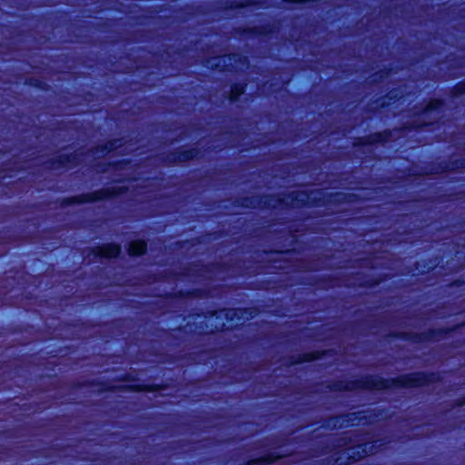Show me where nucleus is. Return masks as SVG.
<instances>
[{"instance_id": "nucleus-1", "label": "nucleus", "mask_w": 465, "mask_h": 465, "mask_svg": "<svg viewBox=\"0 0 465 465\" xmlns=\"http://www.w3.org/2000/svg\"><path fill=\"white\" fill-rule=\"evenodd\" d=\"M145 247L143 241H135L131 243L129 252L131 255H139L144 252Z\"/></svg>"}, {"instance_id": "nucleus-2", "label": "nucleus", "mask_w": 465, "mask_h": 465, "mask_svg": "<svg viewBox=\"0 0 465 465\" xmlns=\"http://www.w3.org/2000/svg\"><path fill=\"white\" fill-rule=\"evenodd\" d=\"M120 252V249L118 246H114L110 249V251H108L107 252H105L104 254L108 257H113V256H116Z\"/></svg>"}]
</instances>
